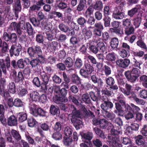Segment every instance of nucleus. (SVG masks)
I'll use <instances>...</instances> for the list:
<instances>
[{"label":"nucleus","mask_w":147,"mask_h":147,"mask_svg":"<svg viewBox=\"0 0 147 147\" xmlns=\"http://www.w3.org/2000/svg\"><path fill=\"white\" fill-rule=\"evenodd\" d=\"M27 53L29 57L33 59L30 61V64L33 68H40V64H44L46 61L45 56L41 48L38 45L28 47Z\"/></svg>","instance_id":"nucleus-1"},{"label":"nucleus","mask_w":147,"mask_h":147,"mask_svg":"<svg viewBox=\"0 0 147 147\" xmlns=\"http://www.w3.org/2000/svg\"><path fill=\"white\" fill-rule=\"evenodd\" d=\"M133 63L132 65L135 67L131 70H128L124 73L125 76L128 81L132 83L136 82L140 76V71L137 67L141 69L140 65L142 63L141 61H138L135 58H133Z\"/></svg>","instance_id":"nucleus-2"},{"label":"nucleus","mask_w":147,"mask_h":147,"mask_svg":"<svg viewBox=\"0 0 147 147\" xmlns=\"http://www.w3.org/2000/svg\"><path fill=\"white\" fill-rule=\"evenodd\" d=\"M100 99L102 101L100 106L102 114L108 119L113 120L115 118V115L110 112L113 107V103L109 101V98L106 95H102L100 97Z\"/></svg>","instance_id":"nucleus-3"},{"label":"nucleus","mask_w":147,"mask_h":147,"mask_svg":"<svg viewBox=\"0 0 147 147\" xmlns=\"http://www.w3.org/2000/svg\"><path fill=\"white\" fill-rule=\"evenodd\" d=\"M116 102L115 103L116 110L114 111L115 114L119 113V115H122L124 113V110L126 109L128 104L126 103L125 97L122 94H121L117 97Z\"/></svg>","instance_id":"nucleus-4"},{"label":"nucleus","mask_w":147,"mask_h":147,"mask_svg":"<svg viewBox=\"0 0 147 147\" xmlns=\"http://www.w3.org/2000/svg\"><path fill=\"white\" fill-rule=\"evenodd\" d=\"M125 11L123 7L119 6L115 7L112 15L113 17L117 20L122 19L125 17Z\"/></svg>","instance_id":"nucleus-5"},{"label":"nucleus","mask_w":147,"mask_h":147,"mask_svg":"<svg viewBox=\"0 0 147 147\" xmlns=\"http://www.w3.org/2000/svg\"><path fill=\"white\" fill-rule=\"evenodd\" d=\"M80 135L82 138V139L84 142L88 144L90 147L92 146L91 140L93 138V134L92 133L88 132L86 133L81 132Z\"/></svg>","instance_id":"nucleus-6"},{"label":"nucleus","mask_w":147,"mask_h":147,"mask_svg":"<svg viewBox=\"0 0 147 147\" xmlns=\"http://www.w3.org/2000/svg\"><path fill=\"white\" fill-rule=\"evenodd\" d=\"M121 128H118L116 127V125H115L113 126V128L111 130V135H109L108 136V140H107V144L109 143V142L111 141L109 137L113 138H115L118 137L119 138V142H120V138L118 135L120 134L121 131Z\"/></svg>","instance_id":"nucleus-7"},{"label":"nucleus","mask_w":147,"mask_h":147,"mask_svg":"<svg viewBox=\"0 0 147 147\" xmlns=\"http://www.w3.org/2000/svg\"><path fill=\"white\" fill-rule=\"evenodd\" d=\"M130 63V60L128 59H118L117 60L116 63V65L119 67L123 69H126L129 66Z\"/></svg>","instance_id":"nucleus-8"},{"label":"nucleus","mask_w":147,"mask_h":147,"mask_svg":"<svg viewBox=\"0 0 147 147\" xmlns=\"http://www.w3.org/2000/svg\"><path fill=\"white\" fill-rule=\"evenodd\" d=\"M54 91L56 94H58L64 98H67L66 96L67 93V90L65 88L60 89L59 86H56L54 87Z\"/></svg>","instance_id":"nucleus-9"},{"label":"nucleus","mask_w":147,"mask_h":147,"mask_svg":"<svg viewBox=\"0 0 147 147\" xmlns=\"http://www.w3.org/2000/svg\"><path fill=\"white\" fill-rule=\"evenodd\" d=\"M71 110L72 111V113L69 115V116L71 118H81L83 117L82 115L81 114L79 110L76 109L75 106L71 105H70Z\"/></svg>","instance_id":"nucleus-10"},{"label":"nucleus","mask_w":147,"mask_h":147,"mask_svg":"<svg viewBox=\"0 0 147 147\" xmlns=\"http://www.w3.org/2000/svg\"><path fill=\"white\" fill-rule=\"evenodd\" d=\"M110 140L108 144L110 147H122L123 145L122 144L119 142V138L118 137L113 138L109 137Z\"/></svg>","instance_id":"nucleus-11"},{"label":"nucleus","mask_w":147,"mask_h":147,"mask_svg":"<svg viewBox=\"0 0 147 147\" xmlns=\"http://www.w3.org/2000/svg\"><path fill=\"white\" fill-rule=\"evenodd\" d=\"M12 76L16 83L22 82L24 79L23 74L21 71H19L17 74L16 71H13Z\"/></svg>","instance_id":"nucleus-12"},{"label":"nucleus","mask_w":147,"mask_h":147,"mask_svg":"<svg viewBox=\"0 0 147 147\" xmlns=\"http://www.w3.org/2000/svg\"><path fill=\"white\" fill-rule=\"evenodd\" d=\"M81 118H70L72 123L77 130L80 129L82 126V122L80 119Z\"/></svg>","instance_id":"nucleus-13"},{"label":"nucleus","mask_w":147,"mask_h":147,"mask_svg":"<svg viewBox=\"0 0 147 147\" xmlns=\"http://www.w3.org/2000/svg\"><path fill=\"white\" fill-rule=\"evenodd\" d=\"M42 2H41L38 0L36 2V4H33L29 7V12L32 13L34 11H39L41 8V7L42 6V5L43 4Z\"/></svg>","instance_id":"nucleus-14"},{"label":"nucleus","mask_w":147,"mask_h":147,"mask_svg":"<svg viewBox=\"0 0 147 147\" xmlns=\"http://www.w3.org/2000/svg\"><path fill=\"white\" fill-rule=\"evenodd\" d=\"M21 49L16 45H12L9 50L10 56L12 57L13 55L18 56L19 55Z\"/></svg>","instance_id":"nucleus-15"},{"label":"nucleus","mask_w":147,"mask_h":147,"mask_svg":"<svg viewBox=\"0 0 147 147\" xmlns=\"http://www.w3.org/2000/svg\"><path fill=\"white\" fill-rule=\"evenodd\" d=\"M106 83L108 85L110 86V88L113 90H117L118 89V86L114 85L115 83L114 79L111 77H109L106 79Z\"/></svg>","instance_id":"nucleus-16"},{"label":"nucleus","mask_w":147,"mask_h":147,"mask_svg":"<svg viewBox=\"0 0 147 147\" xmlns=\"http://www.w3.org/2000/svg\"><path fill=\"white\" fill-rule=\"evenodd\" d=\"M136 143L140 147H146L147 144L145 142L143 136L141 135H139L135 137Z\"/></svg>","instance_id":"nucleus-17"},{"label":"nucleus","mask_w":147,"mask_h":147,"mask_svg":"<svg viewBox=\"0 0 147 147\" xmlns=\"http://www.w3.org/2000/svg\"><path fill=\"white\" fill-rule=\"evenodd\" d=\"M142 13H138L137 16L133 20V25L135 28H138L140 26L142 19Z\"/></svg>","instance_id":"nucleus-18"},{"label":"nucleus","mask_w":147,"mask_h":147,"mask_svg":"<svg viewBox=\"0 0 147 147\" xmlns=\"http://www.w3.org/2000/svg\"><path fill=\"white\" fill-rule=\"evenodd\" d=\"M138 40L136 42L137 45L142 49L147 50V47L144 39H142V36L140 35H138Z\"/></svg>","instance_id":"nucleus-19"},{"label":"nucleus","mask_w":147,"mask_h":147,"mask_svg":"<svg viewBox=\"0 0 147 147\" xmlns=\"http://www.w3.org/2000/svg\"><path fill=\"white\" fill-rule=\"evenodd\" d=\"M94 41L92 40H89L87 42V47L91 52L96 54L98 51L97 46L94 45Z\"/></svg>","instance_id":"nucleus-20"},{"label":"nucleus","mask_w":147,"mask_h":147,"mask_svg":"<svg viewBox=\"0 0 147 147\" xmlns=\"http://www.w3.org/2000/svg\"><path fill=\"white\" fill-rule=\"evenodd\" d=\"M125 90L123 88H121V91L124 94L128 96L131 94V93L133 92H132L133 87L132 86L129 84L126 83L125 85Z\"/></svg>","instance_id":"nucleus-21"},{"label":"nucleus","mask_w":147,"mask_h":147,"mask_svg":"<svg viewBox=\"0 0 147 147\" xmlns=\"http://www.w3.org/2000/svg\"><path fill=\"white\" fill-rule=\"evenodd\" d=\"M82 33L85 42L86 40L90 38L92 36V32L90 30H88L86 28H84L82 29Z\"/></svg>","instance_id":"nucleus-22"},{"label":"nucleus","mask_w":147,"mask_h":147,"mask_svg":"<svg viewBox=\"0 0 147 147\" xmlns=\"http://www.w3.org/2000/svg\"><path fill=\"white\" fill-rule=\"evenodd\" d=\"M7 123L8 125L11 126H16L17 125V117L14 115H11L7 119Z\"/></svg>","instance_id":"nucleus-23"},{"label":"nucleus","mask_w":147,"mask_h":147,"mask_svg":"<svg viewBox=\"0 0 147 147\" xmlns=\"http://www.w3.org/2000/svg\"><path fill=\"white\" fill-rule=\"evenodd\" d=\"M49 113L53 116H57L60 113L59 109L58 106L52 105L50 107Z\"/></svg>","instance_id":"nucleus-24"},{"label":"nucleus","mask_w":147,"mask_h":147,"mask_svg":"<svg viewBox=\"0 0 147 147\" xmlns=\"http://www.w3.org/2000/svg\"><path fill=\"white\" fill-rule=\"evenodd\" d=\"M46 111H44L42 108L38 107L36 110L35 111V112L33 115L35 117L38 116L45 117L46 116Z\"/></svg>","instance_id":"nucleus-25"},{"label":"nucleus","mask_w":147,"mask_h":147,"mask_svg":"<svg viewBox=\"0 0 147 147\" xmlns=\"http://www.w3.org/2000/svg\"><path fill=\"white\" fill-rule=\"evenodd\" d=\"M124 111V113L122 115H119V113H118L117 115L119 116H121L123 117L124 115H125V112L126 113L125 114V118L127 120H128L131 119H132L134 117V114L133 112H132L131 111H127L125 109H124L123 110Z\"/></svg>","instance_id":"nucleus-26"},{"label":"nucleus","mask_w":147,"mask_h":147,"mask_svg":"<svg viewBox=\"0 0 147 147\" xmlns=\"http://www.w3.org/2000/svg\"><path fill=\"white\" fill-rule=\"evenodd\" d=\"M127 111H131L134 114H135L140 110V109L138 106L135 105L133 103L130 104V105H128L126 109Z\"/></svg>","instance_id":"nucleus-27"},{"label":"nucleus","mask_w":147,"mask_h":147,"mask_svg":"<svg viewBox=\"0 0 147 147\" xmlns=\"http://www.w3.org/2000/svg\"><path fill=\"white\" fill-rule=\"evenodd\" d=\"M119 44L118 39L116 37L112 38L110 42V46L113 50H116Z\"/></svg>","instance_id":"nucleus-28"},{"label":"nucleus","mask_w":147,"mask_h":147,"mask_svg":"<svg viewBox=\"0 0 147 147\" xmlns=\"http://www.w3.org/2000/svg\"><path fill=\"white\" fill-rule=\"evenodd\" d=\"M71 81L73 84L78 85L81 83V79L78 76L75 74L71 75Z\"/></svg>","instance_id":"nucleus-29"},{"label":"nucleus","mask_w":147,"mask_h":147,"mask_svg":"<svg viewBox=\"0 0 147 147\" xmlns=\"http://www.w3.org/2000/svg\"><path fill=\"white\" fill-rule=\"evenodd\" d=\"M50 45L51 47L52 51L53 52H55L56 50H58L60 48L61 46V45L60 43L57 41H53L50 43L49 44Z\"/></svg>","instance_id":"nucleus-30"},{"label":"nucleus","mask_w":147,"mask_h":147,"mask_svg":"<svg viewBox=\"0 0 147 147\" xmlns=\"http://www.w3.org/2000/svg\"><path fill=\"white\" fill-rule=\"evenodd\" d=\"M30 97L32 101L36 102L38 101L39 94L36 91H33L29 94Z\"/></svg>","instance_id":"nucleus-31"},{"label":"nucleus","mask_w":147,"mask_h":147,"mask_svg":"<svg viewBox=\"0 0 147 147\" xmlns=\"http://www.w3.org/2000/svg\"><path fill=\"white\" fill-rule=\"evenodd\" d=\"M54 101L57 103H59L61 102H67V98H64L58 94H56L55 97L53 98Z\"/></svg>","instance_id":"nucleus-32"},{"label":"nucleus","mask_w":147,"mask_h":147,"mask_svg":"<svg viewBox=\"0 0 147 147\" xmlns=\"http://www.w3.org/2000/svg\"><path fill=\"white\" fill-rule=\"evenodd\" d=\"M17 118L19 122H22L27 119V116L25 113L20 112L17 115Z\"/></svg>","instance_id":"nucleus-33"},{"label":"nucleus","mask_w":147,"mask_h":147,"mask_svg":"<svg viewBox=\"0 0 147 147\" xmlns=\"http://www.w3.org/2000/svg\"><path fill=\"white\" fill-rule=\"evenodd\" d=\"M131 97L137 105H144L145 103V102L143 100L138 98L137 95L135 94L134 92L131 93Z\"/></svg>","instance_id":"nucleus-34"},{"label":"nucleus","mask_w":147,"mask_h":147,"mask_svg":"<svg viewBox=\"0 0 147 147\" xmlns=\"http://www.w3.org/2000/svg\"><path fill=\"white\" fill-rule=\"evenodd\" d=\"M103 8V4L100 0H97L96 1L93 5V9L98 11L101 10Z\"/></svg>","instance_id":"nucleus-35"},{"label":"nucleus","mask_w":147,"mask_h":147,"mask_svg":"<svg viewBox=\"0 0 147 147\" xmlns=\"http://www.w3.org/2000/svg\"><path fill=\"white\" fill-rule=\"evenodd\" d=\"M11 133L12 137L17 141L21 140V137L19 132L16 130L12 129Z\"/></svg>","instance_id":"nucleus-36"},{"label":"nucleus","mask_w":147,"mask_h":147,"mask_svg":"<svg viewBox=\"0 0 147 147\" xmlns=\"http://www.w3.org/2000/svg\"><path fill=\"white\" fill-rule=\"evenodd\" d=\"M77 22L81 28L84 27L87 23V20L84 17L80 16L77 19Z\"/></svg>","instance_id":"nucleus-37"},{"label":"nucleus","mask_w":147,"mask_h":147,"mask_svg":"<svg viewBox=\"0 0 147 147\" xmlns=\"http://www.w3.org/2000/svg\"><path fill=\"white\" fill-rule=\"evenodd\" d=\"M80 75L83 78L87 79L88 80L90 78V74L85 69L81 68L79 72Z\"/></svg>","instance_id":"nucleus-38"},{"label":"nucleus","mask_w":147,"mask_h":147,"mask_svg":"<svg viewBox=\"0 0 147 147\" xmlns=\"http://www.w3.org/2000/svg\"><path fill=\"white\" fill-rule=\"evenodd\" d=\"M13 9L14 11H21L22 7L20 0H16L13 4Z\"/></svg>","instance_id":"nucleus-39"},{"label":"nucleus","mask_w":147,"mask_h":147,"mask_svg":"<svg viewBox=\"0 0 147 147\" xmlns=\"http://www.w3.org/2000/svg\"><path fill=\"white\" fill-rule=\"evenodd\" d=\"M64 63L67 67L70 68L73 66L74 61L71 57H68L64 61Z\"/></svg>","instance_id":"nucleus-40"},{"label":"nucleus","mask_w":147,"mask_h":147,"mask_svg":"<svg viewBox=\"0 0 147 147\" xmlns=\"http://www.w3.org/2000/svg\"><path fill=\"white\" fill-rule=\"evenodd\" d=\"M87 5L89 6L86 10V13L88 15H90L92 13L93 5L92 4V0H88L87 1Z\"/></svg>","instance_id":"nucleus-41"},{"label":"nucleus","mask_w":147,"mask_h":147,"mask_svg":"<svg viewBox=\"0 0 147 147\" xmlns=\"http://www.w3.org/2000/svg\"><path fill=\"white\" fill-rule=\"evenodd\" d=\"M98 51L103 53L106 51V46L103 42L100 41L97 44Z\"/></svg>","instance_id":"nucleus-42"},{"label":"nucleus","mask_w":147,"mask_h":147,"mask_svg":"<svg viewBox=\"0 0 147 147\" xmlns=\"http://www.w3.org/2000/svg\"><path fill=\"white\" fill-rule=\"evenodd\" d=\"M94 130L96 134L99 137L103 139L105 138V136L104 135L103 132L100 129L97 127H95L94 128Z\"/></svg>","instance_id":"nucleus-43"},{"label":"nucleus","mask_w":147,"mask_h":147,"mask_svg":"<svg viewBox=\"0 0 147 147\" xmlns=\"http://www.w3.org/2000/svg\"><path fill=\"white\" fill-rule=\"evenodd\" d=\"M92 86L91 84L89 82H86L81 84L80 88L82 90L86 91L92 89Z\"/></svg>","instance_id":"nucleus-44"},{"label":"nucleus","mask_w":147,"mask_h":147,"mask_svg":"<svg viewBox=\"0 0 147 147\" xmlns=\"http://www.w3.org/2000/svg\"><path fill=\"white\" fill-rule=\"evenodd\" d=\"M83 101L87 104H90L91 103V101L89 95L87 93L83 94L82 96Z\"/></svg>","instance_id":"nucleus-45"},{"label":"nucleus","mask_w":147,"mask_h":147,"mask_svg":"<svg viewBox=\"0 0 147 147\" xmlns=\"http://www.w3.org/2000/svg\"><path fill=\"white\" fill-rule=\"evenodd\" d=\"M125 28V33L127 36L134 34L135 28L133 26H131L130 27Z\"/></svg>","instance_id":"nucleus-46"},{"label":"nucleus","mask_w":147,"mask_h":147,"mask_svg":"<svg viewBox=\"0 0 147 147\" xmlns=\"http://www.w3.org/2000/svg\"><path fill=\"white\" fill-rule=\"evenodd\" d=\"M26 30L29 36H32L33 35V29L32 26L30 24L27 22L26 23Z\"/></svg>","instance_id":"nucleus-47"},{"label":"nucleus","mask_w":147,"mask_h":147,"mask_svg":"<svg viewBox=\"0 0 147 147\" xmlns=\"http://www.w3.org/2000/svg\"><path fill=\"white\" fill-rule=\"evenodd\" d=\"M84 66L85 67V69L90 75L94 71V68L93 67L90 63H85L84 64Z\"/></svg>","instance_id":"nucleus-48"},{"label":"nucleus","mask_w":147,"mask_h":147,"mask_svg":"<svg viewBox=\"0 0 147 147\" xmlns=\"http://www.w3.org/2000/svg\"><path fill=\"white\" fill-rule=\"evenodd\" d=\"M28 126L31 127H34L36 125L37 121L33 117H30L27 119Z\"/></svg>","instance_id":"nucleus-49"},{"label":"nucleus","mask_w":147,"mask_h":147,"mask_svg":"<svg viewBox=\"0 0 147 147\" xmlns=\"http://www.w3.org/2000/svg\"><path fill=\"white\" fill-rule=\"evenodd\" d=\"M100 122L99 125L101 128L105 129L107 128L108 123L107 121L105 119H100Z\"/></svg>","instance_id":"nucleus-50"},{"label":"nucleus","mask_w":147,"mask_h":147,"mask_svg":"<svg viewBox=\"0 0 147 147\" xmlns=\"http://www.w3.org/2000/svg\"><path fill=\"white\" fill-rule=\"evenodd\" d=\"M23 105V102L20 98H17L14 100L13 106L17 107H20Z\"/></svg>","instance_id":"nucleus-51"},{"label":"nucleus","mask_w":147,"mask_h":147,"mask_svg":"<svg viewBox=\"0 0 147 147\" xmlns=\"http://www.w3.org/2000/svg\"><path fill=\"white\" fill-rule=\"evenodd\" d=\"M40 77L42 80V82L48 83L50 77H48L46 73L44 72H40Z\"/></svg>","instance_id":"nucleus-52"},{"label":"nucleus","mask_w":147,"mask_h":147,"mask_svg":"<svg viewBox=\"0 0 147 147\" xmlns=\"http://www.w3.org/2000/svg\"><path fill=\"white\" fill-rule=\"evenodd\" d=\"M66 55V54L65 50L63 49L59 51L57 57L59 59L63 60L65 58Z\"/></svg>","instance_id":"nucleus-53"},{"label":"nucleus","mask_w":147,"mask_h":147,"mask_svg":"<svg viewBox=\"0 0 147 147\" xmlns=\"http://www.w3.org/2000/svg\"><path fill=\"white\" fill-rule=\"evenodd\" d=\"M106 58L108 61H115L116 59V54L113 52L109 53L106 56Z\"/></svg>","instance_id":"nucleus-54"},{"label":"nucleus","mask_w":147,"mask_h":147,"mask_svg":"<svg viewBox=\"0 0 147 147\" xmlns=\"http://www.w3.org/2000/svg\"><path fill=\"white\" fill-rule=\"evenodd\" d=\"M139 10H140V9L139 8L137 7L133 8L130 10L128 11V15L131 17H132Z\"/></svg>","instance_id":"nucleus-55"},{"label":"nucleus","mask_w":147,"mask_h":147,"mask_svg":"<svg viewBox=\"0 0 147 147\" xmlns=\"http://www.w3.org/2000/svg\"><path fill=\"white\" fill-rule=\"evenodd\" d=\"M8 91L12 94H14L16 92V86L13 82L9 83L8 85Z\"/></svg>","instance_id":"nucleus-56"},{"label":"nucleus","mask_w":147,"mask_h":147,"mask_svg":"<svg viewBox=\"0 0 147 147\" xmlns=\"http://www.w3.org/2000/svg\"><path fill=\"white\" fill-rule=\"evenodd\" d=\"M72 138L69 137H64L63 138V142L65 145L69 146L72 142Z\"/></svg>","instance_id":"nucleus-57"},{"label":"nucleus","mask_w":147,"mask_h":147,"mask_svg":"<svg viewBox=\"0 0 147 147\" xmlns=\"http://www.w3.org/2000/svg\"><path fill=\"white\" fill-rule=\"evenodd\" d=\"M110 29L111 32L115 33L118 35H121L123 33L122 29L120 27L116 28H110Z\"/></svg>","instance_id":"nucleus-58"},{"label":"nucleus","mask_w":147,"mask_h":147,"mask_svg":"<svg viewBox=\"0 0 147 147\" xmlns=\"http://www.w3.org/2000/svg\"><path fill=\"white\" fill-rule=\"evenodd\" d=\"M73 130L69 127H65L64 130V133L66 137H70L72 136Z\"/></svg>","instance_id":"nucleus-59"},{"label":"nucleus","mask_w":147,"mask_h":147,"mask_svg":"<svg viewBox=\"0 0 147 147\" xmlns=\"http://www.w3.org/2000/svg\"><path fill=\"white\" fill-rule=\"evenodd\" d=\"M131 53L134 56L139 57H142L144 54V52L141 50L136 51H131Z\"/></svg>","instance_id":"nucleus-60"},{"label":"nucleus","mask_w":147,"mask_h":147,"mask_svg":"<svg viewBox=\"0 0 147 147\" xmlns=\"http://www.w3.org/2000/svg\"><path fill=\"white\" fill-rule=\"evenodd\" d=\"M103 20L104 22L105 26V27L109 26L110 24L111 19L109 16H104Z\"/></svg>","instance_id":"nucleus-61"},{"label":"nucleus","mask_w":147,"mask_h":147,"mask_svg":"<svg viewBox=\"0 0 147 147\" xmlns=\"http://www.w3.org/2000/svg\"><path fill=\"white\" fill-rule=\"evenodd\" d=\"M58 27L61 31L65 33L67 32L69 29L68 26L65 25L63 23L60 24Z\"/></svg>","instance_id":"nucleus-62"},{"label":"nucleus","mask_w":147,"mask_h":147,"mask_svg":"<svg viewBox=\"0 0 147 147\" xmlns=\"http://www.w3.org/2000/svg\"><path fill=\"white\" fill-rule=\"evenodd\" d=\"M52 137L56 140H59L62 138V135L59 131H57L52 135Z\"/></svg>","instance_id":"nucleus-63"},{"label":"nucleus","mask_w":147,"mask_h":147,"mask_svg":"<svg viewBox=\"0 0 147 147\" xmlns=\"http://www.w3.org/2000/svg\"><path fill=\"white\" fill-rule=\"evenodd\" d=\"M103 70L105 74L107 76H109L111 74V69L109 65H105L104 67Z\"/></svg>","instance_id":"nucleus-64"}]
</instances>
